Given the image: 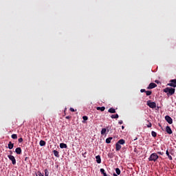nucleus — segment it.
<instances>
[{"mask_svg":"<svg viewBox=\"0 0 176 176\" xmlns=\"http://www.w3.org/2000/svg\"><path fill=\"white\" fill-rule=\"evenodd\" d=\"M67 119H68V117H66Z\"/></svg>","mask_w":176,"mask_h":176,"instance_id":"39","label":"nucleus"},{"mask_svg":"<svg viewBox=\"0 0 176 176\" xmlns=\"http://www.w3.org/2000/svg\"><path fill=\"white\" fill-rule=\"evenodd\" d=\"M12 138L13 140H17V135L16 134H12Z\"/></svg>","mask_w":176,"mask_h":176,"instance_id":"25","label":"nucleus"},{"mask_svg":"<svg viewBox=\"0 0 176 176\" xmlns=\"http://www.w3.org/2000/svg\"><path fill=\"white\" fill-rule=\"evenodd\" d=\"M100 173H102V174H103L104 176H108L105 173V170H104V168H100Z\"/></svg>","mask_w":176,"mask_h":176,"instance_id":"22","label":"nucleus"},{"mask_svg":"<svg viewBox=\"0 0 176 176\" xmlns=\"http://www.w3.org/2000/svg\"><path fill=\"white\" fill-rule=\"evenodd\" d=\"M118 123H119V124H123V121L120 120V121L118 122Z\"/></svg>","mask_w":176,"mask_h":176,"instance_id":"33","label":"nucleus"},{"mask_svg":"<svg viewBox=\"0 0 176 176\" xmlns=\"http://www.w3.org/2000/svg\"><path fill=\"white\" fill-rule=\"evenodd\" d=\"M13 146H14V144L13 143H12V142H10L8 144V148L10 149H13Z\"/></svg>","mask_w":176,"mask_h":176,"instance_id":"17","label":"nucleus"},{"mask_svg":"<svg viewBox=\"0 0 176 176\" xmlns=\"http://www.w3.org/2000/svg\"><path fill=\"white\" fill-rule=\"evenodd\" d=\"M97 111H101V112H104V111H105V107H96Z\"/></svg>","mask_w":176,"mask_h":176,"instance_id":"12","label":"nucleus"},{"mask_svg":"<svg viewBox=\"0 0 176 176\" xmlns=\"http://www.w3.org/2000/svg\"><path fill=\"white\" fill-rule=\"evenodd\" d=\"M116 173L118 175H120V169H119V168H116Z\"/></svg>","mask_w":176,"mask_h":176,"instance_id":"24","label":"nucleus"},{"mask_svg":"<svg viewBox=\"0 0 176 176\" xmlns=\"http://www.w3.org/2000/svg\"><path fill=\"white\" fill-rule=\"evenodd\" d=\"M125 141L123 139L120 140L117 144H119L120 145H124Z\"/></svg>","mask_w":176,"mask_h":176,"instance_id":"16","label":"nucleus"},{"mask_svg":"<svg viewBox=\"0 0 176 176\" xmlns=\"http://www.w3.org/2000/svg\"><path fill=\"white\" fill-rule=\"evenodd\" d=\"M45 145H46V142L43 140H41L40 141V146H45Z\"/></svg>","mask_w":176,"mask_h":176,"instance_id":"21","label":"nucleus"},{"mask_svg":"<svg viewBox=\"0 0 176 176\" xmlns=\"http://www.w3.org/2000/svg\"><path fill=\"white\" fill-rule=\"evenodd\" d=\"M36 176H43V174H42L41 172H37V173H36Z\"/></svg>","mask_w":176,"mask_h":176,"instance_id":"29","label":"nucleus"},{"mask_svg":"<svg viewBox=\"0 0 176 176\" xmlns=\"http://www.w3.org/2000/svg\"><path fill=\"white\" fill-rule=\"evenodd\" d=\"M112 140H113L112 137H110V138L106 139L107 144H111V141H112Z\"/></svg>","mask_w":176,"mask_h":176,"instance_id":"18","label":"nucleus"},{"mask_svg":"<svg viewBox=\"0 0 176 176\" xmlns=\"http://www.w3.org/2000/svg\"><path fill=\"white\" fill-rule=\"evenodd\" d=\"M70 111H71L72 112H75V109H74V108H70Z\"/></svg>","mask_w":176,"mask_h":176,"instance_id":"32","label":"nucleus"},{"mask_svg":"<svg viewBox=\"0 0 176 176\" xmlns=\"http://www.w3.org/2000/svg\"><path fill=\"white\" fill-rule=\"evenodd\" d=\"M166 130L168 134H173V131L171 130V128L170 126H166Z\"/></svg>","mask_w":176,"mask_h":176,"instance_id":"8","label":"nucleus"},{"mask_svg":"<svg viewBox=\"0 0 176 176\" xmlns=\"http://www.w3.org/2000/svg\"><path fill=\"white\" fill-rule=\"evenodd\" d=\"M151 135H152L153 137H156V135H157L156 132L152 131V132H151Z\"/></svg>","mask_w":176,"mask_h":176,"instance_id":"28","label":"nucleus"},{"mask_svg":"<svg viewBox=\"0 0 176 176\" xmlns=\"http://www.w3.org/2000/svg\"><path fill=\"white\" fill-rule=\"evenodd\" d=\"M164 93H167V95L168 96H173L175 93V89L174 88H170L166 87L164 89Z\"/></svg>","mask_w":176,"mask_h":176,"instance_id":"1","label":"nucleus"},{"mask_svg":"<svg viewBox=\"0 0 176 176\" xmlns=\"http://www.w3.org/2000/svg\"><path fill=\"white\" fill-rule=\"evenodd\" d=\"M146 96H151V95L152 94V91H146Z\"/></svg>","mask_w":176,"mask_h":176,"instance_id":"26","label":"nucleus"},{"mask_svg":"<svg viewBox=\"0 0 176 176\" xmlns=\"http://www.w3.org/2000/svg\"><path fill=\"white\" fill-rule=\"evenodd\" d=\"M19 142H23V138H19Z\"/></svg>","mask_w":176,"mask_h":176,"instance_id":"31","label":"nucleus"},{"mask_svg":"<svg viewBox=\"0 0 176 176\" xmlns=\"http://www.w3.org/2000/svg\"><path fill=\"white\" fill-rule=\"evenodd\" d=\"M45 176H49V170L47 169L45 170Z\"/></svg>","mask_w":176,"mask_h":176,"instance_id":"27","label":"nucleus"},{"mask_svg":"<svg viewBox=\"0 0 176 176\" xmlns=\"http://www.w3.org/2000/svg\"><path fill=\"white\" fill-rule=\"evenodd\" d=\"M165 120H166L169 124H173V118H171V117L169 116H165Z\"/></svg>","mask_w":176,"mask_h":176,"instance_id":"4","label":"nucleus"},{"mask_svg":"<svg viewBox=\"0 0 176 176\" xmlns=\"http://www.w3.org/2000/svg\"><path fill=\"white\" fill-rule=\"evenodd\" d=\"M8 158L11 162H12V164H16V159L14 158V156L13 155H8Z\"/></svg>","mask_w":176,"mask_h":176,"instance_id":"6","label":"nucleus"},{"mask_svg":"<svg viewBox=\"0 0 176 176\" xmlns=\"http://www.w3.org/2000/svg\"><path fill=\"white\" fill-rule=\"evenodd\" d=\"M155 83H157V80H155Z\"/></svg>","mask_w":176,"mask_h":176,"instance_id":"38","label":"nucleus"},{"mask_svg":"<svg viewBox=\"0 0 176 176\" xmlns=\"http://www.w3.org/2000/svg\"><path fill=\"white\" fill-rule=\"evenodd\" d=\"M157 159H159V155L156 153H153L150 155L148 160L149 162H156Z\"/></svg>","mask_w":176,"mask_h":176,"instance_id":"2","label":"nucleus"},{"mask_svg":"<svg viewBox=\"0 0 176 176\" xmlns=\"http://www.w3.org/2000/svg\"><path fill=\"white\" fill-rule=\"evenodd\" d=\"M170 83L168 84V86H170L171 87H176V79L171 80Z\"/></svg>","mask_w":176,"mask_h":176,"instance_id":"5","label":"nucleus"},{"mask_svg":"<svg viewBox=\"0 0 176 176\" xmlns=\"http://www.w3.org/2000/svg\"><path fill=\"white\" fill-rule=\"evenodd\" d=\"M15 152L16 153H17V155H21V148L18 147L15 149Z\"/></svg>","mask_w":176,"mask_h":176,"instance_id":"11","label":"nucleus"},{"mask_svg":"<svg viewBox=\"0 0 176 176\" xmlns=\"http://www.w3.org/2000/svg\"><path fill=\"white\" fill-rule=\"evenodd\" d=\"M53 153H54V156H56V157H60V155H58V151H57L56 150H54Z\"/></svg>","mask_w":176,"mask_h":176,"instance_id":"15","label":"nucleus"},{"mask_svg":"<svg viewBox=\"0 0 176 176\" xmlns=\"http://www.w3.org/2000/svg\"><path fill=\"white\" fill-rule=\"evenodd\" d=\"M122 149V146L119 143H116V151H120Z\"/></svg>","mask_w":176,"mask_h":176,"instance_id":"10","label":"nucleus"},{"mask_svg":"<svg viewBox=\"0 0 176 176\" xmlns=\"http://www.w3.org/2000/svg\"><path fill=\"white\" fill-rule=\"evenodd\" d=\"M105 133H107V129L103 128L101 131V134L102 135H104V134H105Z\"/></svg>","mask_w":176,"mask_h":176,"instance_id":"23","label":"nucleus"},{"mask_svg":"<svg viewBox=\"0 0 176 176\" xmlns=\"http://www.w3.org/2000/svg\"><path fill=\"white\" fill-rule=\"evenodd\" d=\"M82 119H83V120L86 121L89 119V118H87V116H85L82 117Z\"/></svg>","mask_w":176,"mask_h":176,"instance_id":"30","label":"nucleus"},{"mask_svg":"<svg viewBox=\"0 0 176 176\" xmlns=\"http://www.w3.org/2000/svg\"><path fill=\"white\" fill-rule=\"evenodd\" d=\"M147 127H152V124H151V123H149V124L147 125Z\"/></svg>","mask_w":176,"mask_h":176,"instance_id":"34","label":"nucleus"},{"mask_svg":"<svg viewBox=\"0 0 176 176\" xmlns=\"http://www.w3.org/2000/svg\"><path fill=\"white\" fill-rule=\"evenodd\" d=\"M113 176H118V175H116V173H113Z\"/></svg>","mask_w":176,"mask_h":176,"instance_id":"37","label":"nucleus"},{"mask_svg":"<svg viewBox=\"0 0 176 176\" xmlns=\"http://www.w3.org/2000/svg\"><path fill=\"white\" fill-rule=\"evenodd\" d=\"M166 154L168 156L169 160H173V157H171V155H170V153H168V151H166Z\"/></svg>","mask_w":176,"mask_h":176,"instance_id":"19","label":"nucleus"},{"mask_svg":"<svg viewBox=\"0 0 176 176\" xmlns=\"http://www.w3.org/2000/svg\"><path fill=\"white\" fill-rule=\"evenodd\" d=\"M111 119H118V118H119V115L118 114L111 115Z\"/></svg>","mask_w":176,"mask_h":176,"instance_id":"20","label":"nucleus"},{"mask_svg":"<svg viewBox=\"0 0 176 176\" xmlns=\"http://www.w3.org/2000/svg\"><path fill=\"white\" fill-rule=\"evenodd\" d=\"M156 86H157V85L155 83L151 82L149 84L148 89H155V87H156Z\"/></svg>","mask_w":176,"mask_h":176,"instance_id":"7","label":"nucleus"},{"mask_svg":"<svg viewBox=\"0 0 176 176\" xmlns=\"http://www.w3.org/2000/svg\"><path fill=\"white\" fill-rule=\"evenodd\" d=\"M96 162L100 164L101 163V157L100 155L96 156Z\"/></svg>","mask_w":176,"mask_h":176,"instance_id":"9","label":"nucleus"},{"mask_svg":"<svg viewBox=\"0 0 176 176\" xmlns=\"http://www.w3.org/2000/svg\"><path fill=\"white\" fill-rule=\"evenodd\" d=\"M108 112H109L110 113H116V110H115V109L113 108H110L108 110Z\"/></svg>","mask_w":176,"mask_h":176,"instance_id":"13","label":"nucleus"},{"mask_svg":"<svg viewBox=\"0 0 176 176\" xmlns=\"http://www.w3.org/2000/svg\"><path fill=\"white\" fill-rule=\"evenodd\" d=\"M60 148H61V149H64L67 148V144L65 143H60Z\"/></svg>","mask_w":176,"mask_h":176,"instance_id":"14","label":"nucleus"},{"mask_svg":"<svg viewBox=\"0 0 176 176\" xmlns=\"http://www.w3.org/2000/svg\"><path fill=\"white\" fill-rule=\"evenodd\" d=\"M146 104L148 107H149V108H152L153 109L156 108V102H152V100H148Z\"/></svg>","mask_w":176,"mask_h":176,"instance_id":"3","label":"nucleus"},{"mask_svg":"<svg viewBox=\"0 0 176 176\" xmlns=\"http://www.w3.org/2000/svg\"><path fill=\"white\" fill-rule=\"evenodd\" d=\"M140 91H141V93H144V92H145V89H141Z\"/></svg>","mask_w":176,"mask_h":176,"instance_id":"35","label":"nucleus"},{"mask_svg":"<svg viewBox=\"0 0 176 176\" xmlns=\"http://www.w3.org/2000/svg\"><path fill=\"white\" fill-rule=\"evenodd\" d=\"M122 130L124 129V126H122Z\"/></svg>","mask_w":176,"mask_h":176,"instance_id":"36","label":"nucleus"}]
</instances>
